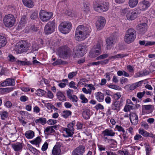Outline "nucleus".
<instances>
[{
    "label": "nucleus",
    "instance_id": "obj_11",
    "mask_svg": "<svg viewBox=\"0 0 155 155\" xmlns=\"http://www.w3.org/2000/svg\"><path fill=\"white\" fill-rule=\"evenodd\" d=\"M85 150V147L84 146L80 145L73 150L72 155H83Z\"/></svg>",
    "mask_w": 155,
    "mask_h": 155
},
{
    "label": "nucleus",
    "instance_id": "obj_64",
    "mask_svg": "<svg viewBox=\"0 0 155 155\" xmlns=\"http://www.w3.org/2000/svg\"><path fill=\"white\" fill-rule=\"evenodd\" d=\"M119 155H128V152L127 150H123L119 152Z\"/></svg>",
    "mask_w": 155,
    "mask_h": 155
},
{
    "label": "nucleus",
    "instance_id": "obj_1",
    "mask_svg": "<svg viewBox=\"0 0 155 155\" xmlns=\"http://www.w3.org/2000/svg\"><path fill=\"white\" fill-rule=\"evenodd\" d=\"M91 29L88 27L80 25L77 28L75 31V38L78 41L84 40L88 37L91 33Z\"/></svg>",
    "mask_w": 155,
    "mask_h": 155
},
{
    "label": "nucleus",
    "instance_id": "obj_32",
    "mask_svg": "<svg viewBox=\"0 0 155 155\" xmlns=\"http://www.w3.org/2000/svg\"><path fill=\"white\" fill-rule=\"evenodd\" d=\"M25 135L28 139H31L34 137V133L31 130H28L26 132Z\"/></svg>",
    "mask_w": 155,
    "mask_h": 155
},
{
    "label": "nucleus",
    "instance_id": "obj_8",
    "mask_svg": "<svg viewBox=\"0 0 155 155\" xmlns=\"http://www.w3.org/2000/svg\"><path fill=\"white\" fill-rule=\"evenodd\" d=\"M3 21L6 26L11 27L15 23V19L13 15L9 14L5 15L3 19Z\"/></svg>",
    "mask_w": 155,
    "mask_h": 155
},
{
    "label": "nucleus",
    "instance_id": "obj_46",
    "mask_svg": "<svg viewBox=\"0 0 155 155\" xmlns=\"http://www.w3.org/2000/svg\"><path fill=\"white\" fill-rule=\"evenodd\" d=\"M109 55L108 54H105L100 55L98 57H97L96 58L97 60H100L103 59L107 58Z\"/></svg>",
    "mask_w": 155,
    "mask_h": 155
},
{
    "label": "nucleus",
    "instance_id": "obj_35",
    "mask_svg": "<svg viewBox=\"0 0 155 155\" xmlns=\"http://www.w3.org/2000/svg\"><path fill=\"white\" fill-rule=\"evenodd\" d=\"M46 122V119L45 118L41 117L38 119H37L35 120V122L37 124H41L42 125L45 124Z\"/></svg>",
    "mask_w": 155,
    "mask_h": 155
},
{
    "label": "nucleus",
    "instance_id": "obj_24",
    "mask_svg": "<svg viewBox=\"0 0 155 155\" xmlns=\"http://www.w3.org/2000/svg\"><path fill=\"white\" fill-rule=\"evenodd\" d=\"M56 96L60 101L63 102L66 101L65 96L62 92L58 91L57 93Z\"/></svg>",
    "mask_w": 155,
    "mask_h": 155
},
{
    "label": "nucleus",
    "instance_id": "obj_31",
    "mask_svg": "<svg viewBox=\"0 0 155 155\" xmlns=\"http://www.w3.org/2000/svg\"><path fill=\"white\" fill-rule=\"evenodd\" d=\"M139 43L141 45H145V46H151L155 44V41H147L145 43L144 41H139Z\"/></svg>",
    "mask_w": 155,
    "mask_h": 155
},
{
    "label": "nucleus",
    "instance_id": "obj_40",
    "mask_svg": "<svg viewBox=\"0 0 155 155\" xmlns=\"http://www.w3.org/2000/svg\"><path fill=\"white\" fill-rule=\"evenodd\" d=\"M153 107V105H144L142 106V110H150V112L147 113H150L152 112V110H151V108Z\"/></svg>",
    "mask_w": 155,
    "mask_h": 155
},
{
    "label": "nucleus",
    "instance_id": "obj_61",
    "mask_svg": "<svg viewBox=\"0 0 155 155\" xmlns=\"http://www.w3.org/2000/svg\"><path fill=\"white\" fill-rule=\"evenodd\" d=\"M120 81L121 84H123L125 83L126 82H127L128 80V79L126 78L122 77L120 80Z\"/></svg>",
    "mask_w": 155,
    "mask_h": 155
},
{
    "label": "nucleus",
    "instance_id": "obj_23",
    "mask_svg": "<svg viewBox=\"0 0 155 155\" xmlns=\"http://www.w3.org/2000/svg\"><path fill=\"white\" fill-rule=\"evenodd\" d=\"M139 133L144 137H155V135L152 134H150L143 130L140 129L139 130Z\"/></svg>",
    "mask_w": 155,
    "mask_h": 155
},
{
    "label": "nucleus",
    "instance_id": "obj_9",
    "mask_svg": "<svg viewBox=\"0 0 155 155\" xmlns=\"http://www.w3.org/2000/svg\"><path fill=\"white\" fill-rule=\"evenodd\" d=\"M30 47L29 44L26 41H21L17 45L16 51L18 54H21L27 51Z\"/></svg>",
    "mask_w": 155,
    "mask_h": 155
},
{
    "label": "nucleus",
    "instance_id": "obj_6",
    "mask_svg": "<svg viewBox=\"0 0 155 155\" xmlns=\"http://www.w3.org/2000/svg\"><path fill=\"white\" fill-rule=\"evenodd\" d=\"M71 51L68 46L64 45L60 47L58 51V54L61 58H66L71 54Z\"/></svg>",
    "mask_w": 155,
    "mask_h": 155
},
{
    "label": "nucleus",
    "instance_id": "obj_22",
    "mask_svg": "<svg viewBox=\"0 0 155 155\" xmlns=\"http://www.w3.org/2000/svg\"><path fill=\"white\" fill-rule=\"evenodd\" d=\"M120 106L119 101H116L113 102L111 105L112 109L114 110H116L119 111L120 109Z\"/></svg>",
    "mask_w": 155,
    "mask_h": 155
},
{
    "label": "nucleus",
    "instance_id": "obj_41",
    "mask_svg": "<svg viewBox=\"0 0 155 155\" xmlns=\"http://www.w3.org/2000/svg\"><path fill=\"white\" fill-rule=\"evenodd\" d=\"M71 112L70 110H64L63 111L62 116L65 118H67L69 116L71 115Z\"/></svg>",
    "mask_w": 155,
    "mask_h": 155
},
{
    "label": "nucleus",
    "instance_id": "obj_49",
    "mask_svg": "<svg viewBox=\"0 0 155 155\" xmlns=\"http://www.w3.org/2000/svg\"><path fill=\"white\" fill-rule=\"evenodd\" d=\"M70 99L72 101L74 102H77L78 98L75 95H73L70 96V97H69Z\"/></svg>",
    "mask_w": 155,
    "mask_h": 155
},
{
    "label": "nucleus",
    "instance_id": "obj_38",
    "mask_svg": "<svg viewBox=\"0 0 155 155\" xmlns=\"http://www.w3.org/2000/svg\"><path fill=\"white\" fill-rule=\"evenodd\" d=\"M16 63L20 65H31V63L29 61H23L17 60L16 61Z\"/></svg>",
    "mask_w": 155,
    "mask_h": 155
},
{
    "label": "nucleus",
    "instance_id": "obj_53",
    "mask_svg": "<svg viewBox=\"0 0 155 155\" xmlns=\"http://www.w3.org/2000/svg\"><path fill=\"white\" fill-rule=\"evenodd\" d=\"M77 72H73L69 73L68 75V77L69 79H71L75 76L77 74Z\"/></svg>",
    "mask_w": 155,
    "mask_h": 155
},
{
    "label": "nucleus",
    "instance_id": "obj_5",
    "mask_svg": "<svg viewBox=\"0 0 155 155\" xmlns=\"http://www.w3.org/2000/svg\"><path fill=\"white\" fill-rule=\"evenodd\" d=\"M122 13L126 14V17L128 20H133L136 18L139 14L137 9L130 11L129 8H126L123 9Z\"/></svg>",
    "mask_w": 155,
    "mask_h": 155
},
{
    "label": "nucleus",
    "instance_id": "obj_17",
    "mask_svg": "<svg viewBox=\"0 0 155 155\" xmlns=\"http://www.w3.org/2000/svg\"><path fill=\"white\" fill-rule=\"evenodd\" d=\"M107 49H110L113 45L115 41L113 36H110L106 40Z\"/></svg>",
    "mask_w": 155,
    "mask_h": 155
},
{
    "label": "nucleus",
    "instance_id": "obj_2",
    "mask_svg": "<svg viewBox=\"0 0 155 155\" xmlns=\"http://www.w3.org/2000/svg\"><path fill=\"white\" fill-rule=\"evenodd\" d=\"M109 4L108 2L95 1L94 3L93 7L94 10L99 12L107 11L109 8Z\"/></svg>",
    "mask_w": 155,
    "mask_h": 155
},
{
    "label": "nucleus",
    "instance_id": "obj_28",
    "mask_svg": "<svg viewBox=\"0 0 155 155\" xmlns=\"http://www.w3.org/2000/svg\"><path fill=\"white\" fill-rule=\"evenodd\" d=\"M22 2L24 5L28 7L32 8L34 6L31 0H22Z\"/></svg>",
    "mask_w": 155,
    "mask_h": 155
},
{
    "label": "nucleus",
    "instance_id": "obj_33",
    "mask_svg": "<svg viewBox=\"0 0 155 155\" xmlns=\"http://www.w3.org/2000/svg\"><path fill=\"white\" fill-rule=\"evenodd\" d=\"M93 53L90 54V56L93 58L97 56L102 53L101 49H100L99 50H93Z\"/></svg>",
    "mask_w": 155,
    "mask_h": 155
},
{
    "label": "nucleus",
    "instance_id": "obj_52",
    "mask_svg": "<svg viewBox=\"0 0 155 155\" xmlns=\"http://www.w3.org/2000/svg\"><path fill=\"white\" fill-rule=\"evenodd\" d=\"M27 20V18L25 15H23L22 17L20 22H21L24 24H26Z\"/></svg>",
    "mask_w": 155,
    "mask_h": 155
},
{
    "label": "nucleus",
    "instance_id": "obj_20",
    "mask_svg": "<svg viewBox=\"0 0 155 155\" xmlns=\"http://www.w3.org/2000/svg\"><path fill=\"white\" fill-rule=\"evenodd\" d=\"M102 134L104 136H110L113 137L114 136L115 133L113 131V130L110 128L107 129L102 132Z\"/></svg>",
    "mask_w": 155,
    "mask_h": 155
},
{
    "label": "nucleus",
    "instance_id": "obj_14",
    "mask_svg": "<svg viewBox=\"0 0 155 155\" xmlns=\"http://www.w3.org/2000/svg\"><path fill=\"white\" fill-rule=\"evenodd\" d=\"M39 16L40 19L44 22H46L48 21V12L41 10L40 12Z\"/></svg>",
    "mask_w": 155,
    "mask_h": 155
},
{
    "label": "nucleus",
    "instance_id": "obj_3",
    "mask_svg": "<svg viewBox=\"0 0 155 155\" xmlns=\"http://www.w3.org/2000/svg\"><path fill=\"white\" fill-rule=\"evenodd\" d=\"M136 32L135 30L132 28H130L126 32L124 36V41L127 43L130 44L134 41L136 37Z\"/></svg>",
    "mask_w": 155,
    "mask_h": 155
},
{
    "label": "nucleus",
    "instance_id": "obj_57",
    "mask_svg": "<svg viewBox=\"0 0 155 155\" xmlns=\"http://www.w3.org/2000/svg\"><path fill=\"white\" fill-rule=\"evenodd\" d=\"M75 85V83L74 81H72L69 83V86L71 88H73L74 89H76L77 87Z\"/></svg>",
    "mask_w": 155,
    "mask_h": 155
},
{
    "label": "nucleus",
    "instance_id": "obj_45",
    "mask_svg": "<svg viewBox=\"0 0 155 155\" xmlns=\"http://www.w3.org/2000/svg\"><path fill=\"white\" fill-rule=\"evenodd\" d=\"M84 11L86 13H88L90 12V9L89 6L86 4H84Z\"/></svg>",
    "mask_w": 155,
    "mask_h": 155
},
{
    "label": "nucleus",
    "instance_id": "obj_10",
    "mask_svg": "<svg viewBox=\"0 0 155 155\" xmlns=\"http://www.w3.org/2000/svg\"><path fill=\"white\" fill-rule=\"evenodd\" d=\"M75 121L74 120L68 125L67 128H64L63 130L66 132L67 134L66 135L63 134L64 137H67L72 136L74 134V130L73 126L75 125Z\"/></svg>",
    "mask_w": 155,
    "mask_h": 155
},
{
    "label": "nucleus",
    "instance_id": "obj_51",
    "mask_svg": "<svg viewBox=\"0 0 155 155\" xmlns=\"http://www.w3.org/2000/svg\"><path fill=\"white\" fill-rule=\"evenodd\" d=\"M145 91H143V92H139L137 93V97L139 99L141 98L145 94Z\"/></svg>",
    "mask_w": 155,
    "mask_h": 155
},
{
    "label": "nucleus",
    "instance_id": "obj_54",
    "mask_svg": "<svg viewBox=\"0 0 155 155\" xmlns=\"http://www.w3.org/2000/svg\"><path fill=\"white\" fill-rule=\"evenodd\" d=\"M8 57L9 58V61L12 62L15 61H16V58L12 54H9Z\"/></svg>",
    "mask_w": 155,
    "mask_h": 155
},
{
    "label": "nucleus",
    "instance_id": "obj_48",
    "mask_svg": "<svg viewBox=\"0 0 155 155\" xmlns=\"http://www.w3.org/2000/svg\"><path fill=\"white\" fill-rule=\"evenodd\" d=\"M80 98L82 100V103H85L87 102L88 101L87 99L85 97L84 95L83 94L81 95Z\"/></svg>",
    "mask_w": 155,
    "mask_h": 155
},
{
    "label": "nucleus",
    "instance_id": "obj_34",
    "mask_svg": "<svg viewBox=\"0 0 155 155\" xmlns=\"http://www.w3.org/2000/svg\"><path fill=\"white\" fill-rule=\"evenodd\" d=\"M141 84V82L139 81L134 84H130L129 87V89L130 90H133L137 87H139Z\"/></svg>",
    "mask_w": 155,
    "mask_h": 155
},
{
    "label": "nucleus",
    "instance_id": "obj_62",
    "mask_svg": "<svg viewBox=\"0 0 155 155\" xmlns=\"http://www.w3.org/2000/svg\"><path fill=\"white\" fill-rule=\"evenodd\" d=\"M85 86H87L89 88V90H94L95 89V87L92 84H87L85 85Z\"/></svg>",
    "mask_w": 155,
    "mask_h": 155
},
{
    "label": "nucleus",
    "instance_id": "obj_13",
    "mask_svg": "<svg viewBox=\"0 0 155 155\" xmlns=\"http://www.w3.org/2000/svg\"><path fill=\"white\" fill-rule=\"evenodd\" d=\"M106 20L103 17H100L96 22V25L98 29L100 30L105 25Z\"/></svg>",
    "mask_w": 155,
    "mask_h": 155
},
{
    "label": "nucleus",
    "instance_id": "obj_56",
    "mask_svg": "<svg viewBox=\"0 0 155 155\" xmlns=\"http://www.w3.org/2000/svg\"><path fill=\"white\" fill-rule=\"evenodd\" d=\"M82 90L83 92L86 94H91V91L89 89L87 90L86 88L84 87L82 88Z\"/></svg>",
    "mask_w": 155,
    "mask_h": 155
},
{
    "label": "nucleus",
    "instance_id": "obj_18",
    "mask_svg": "<svg viewBox=\"0 0 155 155\" xmlns=\"http://www.w3.org/2000/svg\"><path fill=\"white\" fill-rule=\"evenodd\" d=\"M130 119L131 123L134 125H136L138 122V117L135 113H133L130 114Z\"/></svg>",
    "mask_w": 155,
    "mask_h": 155
},
{
    "label": "nucleus",
    "instance_id": "obj_58",
    "mask_svg": "<svg viewBox=\"0 0 155 155\" xmlns=\"http://www.w3.org/2000/svg\"><path fill=\"white\" fill-rule=\"evenodd\" d=\"M109 87L110 88L114 89L115 90H118L119 88H120V87L119 86L114 84L110 85L109 86Z\"/></svg>",
    "mask_w": 155,
    "mask_h": 155
},
{
    "label": "nucleus",
    "instance_id": "obj_15",
    "mask_svg": "<svg viewBox=\"0 0 155 155\" xmlns=\"http://www.w3.org/2000/svg\"><path fill=\"white\" fill-rule=\"evenodd\" d=\"M15 84V81L14 79L10 78L7 79L5 81L2 82L1 85L2 87L13 86Z\"/></svg>",
    "mask_w": 155,
    "mask_h": 155
},
{
    "label": "nucleus",
    "instance_id": "obj_12",
    "mask_svg": "<svg viewBox=\"0 0 155 155\" xmlns=\"http://www.w3.org/2000/svg\"><path fill=\"white\" fill-rule=\"evenodd\" d=\"M151 3L149 1L144 0L140 2L139 4V8L142 11L147 9L150 5Z\"/></svg>",
    "mask_w": 155,
    "mask_h": 155
},
{
    "label": "nucleus",
    "instance_id": "obj_4",
    "mask_svg": "<svg viewBox=\"0 0 155 155\" xmlns=\"http://www.w3.org/2000/svg\"><path fill=\"white\" fill-rule=\"evenodd\" d=\"M76 50H73V55L74 58H79L83 56L87 51L85 45H79L76 47Z\"/></svg>",
    "mask_w": 155,
    "mask_h": 155
},
{
    "label": "nucleus",
    "instance_id": "obj_60",
    "mask_svg": "<svg viewBox=\"0 0 155 155\" xmlns=\"http://www.w3.org/2000/svg\"><path fill=\"white\" fill-rule=\"evenodd\" d=\"M48 144L47 142H45L42 146L41 148L42 150L44 151H45L48 148Z\"/></svg>",
    "mask_w": 155,
    "mask_h": 155
},
{
    "label": "nucleus",
    "instance_id": "obj_7",
    "mask_svg": "<svg viewBox=\"0 0 155 155\" xmlns=\"http://www.w3.org/2000/svg\"><path fill=\"white\" fill-rule=\"evenodd\" d=\"M72 27L71 23L69 21L63 22L59 25L58 28L60 32L66 34L68 33L70 31Z\"/></svg>",
    "mask_w": 155,
    "mask_h": 155
},
{
    "label": "nucleus",
    "instance_id": "obj_29",
    "mask_svg": "<svg viewBox=\"0 0 155 155\" xmlns=\"http://www.w3.org/2000/svg\"><path fill=\"white\" fill-rule=\"evenodd\" d=\"M6 43V38L3 36L0 35V48L4 46Z\"/></svg>",
    "mask_w": 155,
    "mask_h": 155
},
{
    "label": "nucleus",
    "instance_id": "obj_59",
    "mask_svg": "<svg viewBox=\"0 0 155 155\" xmlns=\"http://www.w3.org/2000/svg\"><path fill=\"white\" fill-rule=\"evenodd\" d=\"M108 143L110 144H111L112 145H116L117 144V142L114 139H110Z\"/></svg>",
    "mask_w": 155,
    "mask_h": 155
},
{
    "label": "nucleus",
    "instance_id": "obj_50",
    "mask_svg": "<svg viewBox=\"0 0 155 155\" xmlns=\"http://www.w3.org/2000/svg\"><path fill=\"white\" fill-rule=\"evenodd\" d=\"M139 77H142L147 75L149 74V73L147 70H145L143 71V72H139Z\"/></svg>",
    "mask_w": 155,
    "mask_h": 155
},
{
    "label": "nucleus",
    "instance_id": "obj_30",
    "mask_svg": "<svg viewBox=\"0 0 155 155\" xmlns=\"http://www.w3.org/2000/svg\"><path fill=\"white\" fill-rule=\"evenodd\" d=\"M90 110L89 109L85 110L82 113L83 117L86 120L89 119L90 117Z\"/></svg>",
    "mask_w": 155,
    "mask_h": 155
},
{
    "label": "nucleus",
    "instance_id": "obj_63",
    "mask_svg": "<svg viewBox=\"0 0 155 155\" xmlns=\"http://www.w3.org/2000/svg\"><path fill=\"white\" fill-rule=\"evenodd\" d=\"M20 99L22 102H25L28 100V98L25 96H22L20 97Z\"/></svg>",
    "mask_w": 155,
    "mask_h": 155
},
{
    "label": "nucleus",
    "instance_id": "obj_36",
    "mask_svg": "<svg viewBox=\"0 0 155 155\" xmlns=\"http://www.w3.org/2000/svg\"><path fill=\"white\" fill-rule=\"evenodd\" d=\"M138 2V0H129V5L131 8H134L136 6Z\"/></svg>",
    "mask_w": 155,
    "mask_h": 155
},
{
    "label": "nucleus",
    "instance_id": "obj_39",
    "mask_svg": "<svg viewBox=\"0 0 155 155\" xmlns=\"http://www.w3.org/2000/svg\"><path fill=\"white\" fill-rule=\"evenodd\" d=\"M41 141V139L39 137H37L35 139L30 141L31 143L36 145H38Z\"/></svg>",
    "mask_w": 155,
    "mask_h": 155
},
{
    "label": "nucleus",
    "instance_id": "obj_44",
    "mask_svg": "<svg viewBox=\"0 0 155 155\" xmlns=\"http://www.w3.org/2000/svg\"><path fill=\"white\" fill-rule=\"evenodd\" d=\"M133 109V107L132 106L126 105L125 106L124 110L126 112H128L131 109Z\"/></svg>",
    "mask_w": 155,
    "mask_h": 155
},
{
    "label": "nucleus",
    "instance_id": "obj_25",
    "mask_svg": "<svg viewBox=\"0 0 155 155\" xmlns=\"http://www.w3.org/2000/svg\"><path fill=\"white\" fill-rule=\"evenodd\" d=\"M55 28V23L54 19L52 20L49 25V34H51L54 31Z\"/></svg>",
    "mask_w": 155,
    "mask_h": 155
},
{
    "label": "nucleus",
    "instance_id": "obj_16",
    "mask_svg": "<svg viewBox=\"0 0 155 155\" xmlns=\"http://www.w3.org/2000/svg\"><path fill=\"white\" fill-rule=\"evenodd\" d=\"M12 147L16 152H21L23 147L22 143L19 142L12 144Z\"/></svg>",
    "mask_w": 155,
    "mask_h": 155
},
{
    "label": "nucleus",
    "instance_id": "obj_43",
    "mask_svg": "<svg viewBox=\"0 0 155 155\" xmlns=\"http://www.w3.org/2000/svg\"><path fill=\"white\" fill-rule=\"evenodd\" d=\"M35 94L39 96H42L44 94V91L40 89H38L35 91Z\"/></svg>",
    "mask_w": 155,
    "mask_h": 155
},
{
    "label": "nucleus",
    "instance_id": "obj_37",
    "mask_svg": "<svg viewBox=\"0 0 155 155\" xmlns=\"http://www.w3.org/2000/svg\"><path fill=\"white\" fill-rule=\"evenodd\" d=\"M0 115L1 119L4 120L8 116V113L7 111L3 110L1 112Z\"/></svg>",
    "mask_w": 155,
    "mask_h": 155
},
{
    "label": "nucleus",
    "instance_id": "obj_55",
    "mask_svg": "<svg viewBox=\"0 0 155 155\" xmlns=\"http://www.w3.org/2000/svg\"><path fill=\"white\" fill-rule=\"evenodd\" d=\"M38 17V13L37 12H34L31 14V18L33 19H35Z\"/></svg>",
    "mask_w": 155,
    "mask_h": 155
},
{
    "label": "nucleus",
    "instance_id": "obj_47",
    "mask_svg": "<svg viewBox=\"0 0 155 155\" xmlns=\"http://www.w3.org/2000/svg\"><path fill=\"white\" fill-rule=\"evenodd\" d=\"M115 128L119 132H122L123 133H125V131L124 128H123L121 126L117 125L116 126Z\"/></svg>",
    "mask_w": 155,
    "mask_h": 155
},
{
    "label": "nucleus",
    "instance_id": "obj_26",
    "mask_svg": "<svg viewBox=\"0 0 155 155\" xmlns=\"http://www.w3.org/2000/svg\"><path fill=\"white\" fill-rule=\"evenodd\" d=\"M61 150L58 146L55 145L52 150V153L53 155H61Z\"/></svg>",
    "mask_w": 155,
    "mask_h": 155
},
{
    "label": "nucleus",
    "instance_id": "obj_42",
    "mask_svg": "<svg viewBox=\"0 0 155 155\" xmlns=\"http://www.w3.org/2000/svg\"><path fill=\"white\" fill-rule=\"evenodd\" d=\"M28 147L29 150L33 153L35 154L37 153L38 151L35 148L33 147L30 144L28 145Z\"/></svg>",
    "mask_w": 155,
    "mask_h": 155
},
{
    "label": "nucleus",
    "instance_id": "obj_21",
    "mask_svg": "<svg viewBox=\"0 0 155 155\" xmlns=\"http://www.w3.org/2000/svg\"><path fill=\"white\" fill-rule=\"evenodd\" d=\"M96 99L99 102H102L104 99V94L101 92L95 93L94 94Z\"/></svg>",
    "mask_w": 155,
    "mask_h": 155
},
{
    "label": "nucleus",
    "instance_id": "obj_27",
    "mask_svg": "<svg viewBox=\"0 0 155 155\" xmlns=\"http://www.w3.org/2000/svg\"><path fill=\"white\" fill-rule=\"evenodd\" d=\"M29 27H26L25 29V32L27 33H33L37 31V28L35 25H32L30 26V30H28Z\"/></svg>",
    "mask_w": 155,
    "mask_h": 155
},
{
    "label": "nucleus",
    "instance_id": "obj_19",
    "mask_svg": "<svg viewBox=\"0 0 155 155\" xmlns=\"http://www.w3.org/2000/svg\"><path fill=\"white\" fill-rule=\"evenodd\" d=\"M137 27V29L142 33H145L147 30V24L145 23L140 24Z\"/></svg>",
    "mask_w": 155,
    "mask_h": 155
}]
</instances>
